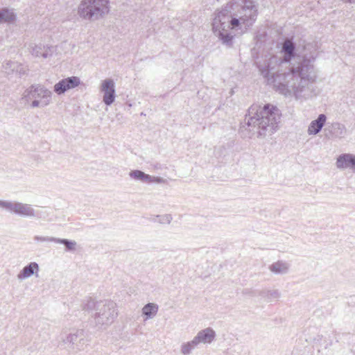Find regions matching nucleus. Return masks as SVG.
<instances>
[{
  "instance_id": "1",
  "label": "nucleus",
  "mask_w": 355,
  "mask_h": 355,
  "mask_svg": "<svg viewBox=\"0 0 355 355\" xmlns=\"http://www.w3.org/2000/svg\"><path fill=\"white\" fill-rule=\"evenodd\" d=\"M283 64L281 58L272 55L266 58L258 67L268 84L273 85L276 90L285 96H293L297 101H304L317 95L318 72L311 60L304 59L289 67L287 72L280 73L279 67Z\"/></svg>"
},
{
  "instance_id": "2",
  "label": "nucleus",
  "mask_w": 355,
  "mask_h": 355,
  "mask_svg": "<svg viewBox=\"0 0 355 355\" xmlns=\"http://www.w3.org/2000/svg\"><path fill=\"white\" fill-rule=\"evenodd\" d=\"M233 6L231 3L220 10L216 11L212 21L214 35L227 47H231L233 44L235 35L232 31L245 33L253 25L257 17V8L250 0H245L243 6L236 10Z\"/></svg>"
},
{
  "instance_id": "3",
  "label": "nucleus",
  "mask_w": 355,
  "mask_h": 355,
  "mask_svg": "<svg viewBox=\"0 0 355 355\" xmlns=\"http://www.w3.org/2000/svg\"><path fill=\"white\" fill-rule=\"evenodd\" d=\"M281 114L278 108L270 104L261 107L251 105L244 121L241 123L240 132L244 137L257 134L258 137L271 135L277 130Z\"/></svg>"
},
{
  "instance_id": "4",
  "label": "nucleus",
  "mask_w": 355,
  "mask_h": 355,
  "mask_svg": "<svg viewBox=\"0 0 355 355\" xmlns=\"http://www.w3.org/2000/svg\"><path fill=\"white\" fill-rule=\"evenodd\" d=\"M107 5V0H83L78 6V12L85 19L97 20L108 12Z\"/></svg>"
},
{
  "instance_id": "5",
  "label": "nucleus",
  "mask_w": 355,
  "mask_h": 355,
  "mask_svg": "<svg viewBox=\"0 0 355 355\" xmlns=\"http://www.w3.org/2000/svg\"><path fill=\"white\" fill-rule=\"evenodd\" d=\"M52 92L41 85H32L22 94V99L28 102L32 101L31 107H44L51 102Z\"/></svg>"
},
{
  "instance_id": "6",
  "label": "nucleus",
  "mask_w": 355,
  "mask_h": 355,
  "mask_svg": "<svg viewBox=\"0 0 355 355\" xmlns=\"http://www.w3.org/2000/svg\"><path fill=\"white\" fill-rule=\"evenodd\" d=\"M118 316L116 304L111 300L98 302L97 311L94 313V320L97 326H108Z\"/></svg>"
},
{
  "instance_id": "7",
  "label": "nucleus",
  "mask_w": 355,
  "mask_h": 355,
  "mask_svg": "<svg viewBox=\"0 0 355 355\" xmlns=\"http://www.w3.org/2000/svg\"><path fill=\"white\" fill-rule=\"evenodd\" d=\"M0 208L21 217L45 218L44 213L35 211L30 204L0 200Z\"/></svg>"
},
{
  "instance_id": "8",
  "label": "nucleus",
  "mask_w": 355,
  "mask_h": 355,
  "mask_svg": "<svg viewBox=\"0 0 355 355\" xmlns=\"http://www.w3.org/2000/svg\"><path fill=\"white\" fill-rule=\"evenodd\" d=\"M88 342L85 331L78 329H73L69 334L64 335L60 345L69 353H78L84 349L85 345Z\"/></svg>"
},
{
  "instance_id": "9",
  "label": "nucleus",
  "mask_w": 355,
  "mask_h": 355,
  "mask_svg": "<svg viewBox=\"0 0 355 355\" xmlns=\"http://www.w3.org/2000/svg\"><path fill=\"white\" fill-rule=\"evenodd\" d=\"M28 49L33 57L44 60L51 58L56 51L55 46L42 43H30Z\"/></svg>"
},
{
  "instance_id": "10",
  "label": "nucleus",
  "mask_w": 355,
  "mask_h": 355,
  "mask_svg": "<svg viewBox=\"0 0 355 355\" xmlns=\"http://www.w3.org/2000/svg\"><path fill=\"white\" fill-rule=\"evenodd\" d=\"M99 90L103 94V102L106 105H111L116 98L114 81L111 78L103 80L101 83Z\"/></svg>"
},
{
  "instance_id": "11",
  "label": "nucleus",
  "mask_w": 355,
  "mask_h": 355,
  "mask_svg": "<svg viewBox=\"0 0 355 355\" xmlns=\"http://www.w3.org/2000/svg\"><path fill=\"white\" fill-rule=\"evenodd\" d=\"M80 84V79L77 76H71L60 80L55 84L53 91L58 95L64 94L67 91L74 89Z\"/></svg>"
},
{
  "instance_id": "12",
  "label": "nucleus",
  "mask_w": 355,
  "mask_h": 355,
  "mask_svg": "<svg viewBox=\"0 0 355 355\" xmlns=\"http://www.w3.org/2000/svg\"><path fill=\"white\" fill-rule=\"evenodd\" d=\"M336 165L338 169H349L355 173V155L351 153L340 155L336 159Z\"/></svg>"
},
{
  "instance_id": "13",
  "label": "nucleus",
  "mask_w": 355,
  "mask_h": 355,
  "mask_svg": "<svg viewBox=\"0 0 355 355\" xmlns=\"http://www.w3.org/2000/svg\"><path fill=\"white\" fill-rule=\"evenodd\" d=\"M216 331L211 327L200 330L193 337L198 345L200 344L210 345L216 339Z\"/></svg>"
},
{
  "instance_id": "14",
  "label": "nucleus",
  "mask_w": 355,
  "mask_h": 355,
  "mask_svg": "<svg viewBox=\"0 0 355 355\" xmlns=\"http://www.w3.org/2000/svg\"><path fill=\"white\" fill-rule=\"evenodd\" d=\"M295 44L291 39L286 38L282 43L281 52L284 57L282 60L284 64L289 63L295 56Z\"/></svg>"
},
{
  "instance_id": "15",
  "label": "nucleus",
  "mask_w": 355,
  "mask_h": 355,
  "mask_svg": "<svg viewBox=\"0 0 355 355\" xmlns=\"http://www.w3.org/2000/svg\"><path fill=\"white\" fill-rule=\"evenodd\" d=\"M40 267L37 263L31 262L28 265L25 266L22 270L17 274V279L23 281L24 279H28L33 275L38 277V272Z\"/></svg>"
},
{
  "instance_id": "16",
  "label": "nucleus",
  "mask_w": 355,
  "mask_h": 355,
  "mask_svg": "<svg viewBox=\"0 0 355 355\" xmlns=\"http://www.w3.org/2000/svg\"><path fill=\"white\" fill-rule=\"evenodd\" d=\"M327 116L324 114H320L318 118L312 121L308 126L307 133L309 135H316L325 125Z\"/></svg>"
},
{
  "instance_id": "17",
  "label": "nucleus",
  "mask_w": 355,
  "mask_h": 355,
  "mask_svg": "<svg viewBox=\"0 0 355 355\" xmlns=\"http://www.w3.org/2000/svg\"><path fill=\"white\" fill-rule=\"evenodd\" d=\"M325 130H328L330 137L332 139H343L347 134L345 125L338 122L331 123Z\"/></svg>"
},
{
  "instance_id": "18",
  "label": "nucleus",
  "mask_w": 355,
  "mask_h": 355,
  "mask_svg": "<svg viewBox=\"0 0 355 355\" xmlns=\"http://www.w3.org/2000/svg\"><path fill=\"white\" fill-rule=\"evenodd\" d=\"M291 264L283 260H278L269 266V270L275 275H284L288 273Z\"/></svg>"
},
{
  "instance_id": "19",
  "label": "nucleus",
  "mask_w": 355,
  "mask_h": 355,
  "mask_svg": "<svg viewBox=\"0 0 355 355\" xmlns=\"http://www.w3.org/2000/svg\"><path fill=\"white\" fill-rule=\"evenodd\" d=\"M16 20V14L12 9L3 8L0 9V24H12Z\"/></svg>"
},
{
  "instance_id": "20",
  "label": "nucleus",
  "mask_w": 355,
  "mask_h": 355,
  "mask_svg": "<svg viewBox=\"0 0 355 355\" xmlns=\"http://www.w3.org/2000/svg\"><path fill=\"white\" fill-rule=\"evenodd\" d=\"M159 306L155 303L146 304L141 310L142 315L145 317L144 320L153 318L157 313Z\"/></svg>"
},
{
  "instance_id": "21",
  "label": "nucleus",
  "mask_w": 355,
  "mask_h": 355,
  "mask_svg": "<svg viewBox=\"0 0 355 355\" xmlns=\"http://www.w3.org/2000/svg\"><path fill=\"white\" fill-rule=\"evenodd\" d=\"M198 347V344L194 338L191 340L184 342L180 345V354L182 355H190Z\"/></svg>"
},
{
  "instance_id": "22",
  "label": "nucleus",
  "mask_w": 355,
  "mask_h": 355,
  "mask_svg": "<svg viewBox=\"0 0 355 355\" xmlns=\"http://www.w3.org/2000/svg\"><path fill=\"white\" fill-rule=\"evenodd\" d=\"M129 175L131 178L139 180L142 182L147 183V181H150V175L146 174L144 172L140 170H133L129 173Z\"/></svg>"
},
{
  "instance_id": "23",
  "label": "nucleus",
  "mask_w": 355,
  "mask_h": 355,
  "mask_svg": "<svg viewBox=\"0 0 355 355\" xmlns=\"http://www.w3.org/2000/svg\"><path fill=\"white\" fill-rule=\"evenodd\" d=\"M262 295L268 302H273L281 297V293L277 289L267 290L262 292Z\"/></svg>"
},
{
  "instance_id": "24",
  "label": "nucleus",
  "mask_w": 355,
  "mask_h": 355,
  "mask_svg": "<svg viewBox=\"0 0 355 355\" xmlns=\"http://www.w3.org/2000/svg\"><path fill=\"white\" fill-rule=\"evenodd\" d=\"M99 301H95L93 299H88L82 305L83 309L87 311H94L95 313L97 311V306Z\"/></svg>"
},
{
  "instance_id": "25",
  "label": "nucleus",
  "mask_w": 355,
  "mask_h": 355,
  "mask_svg": "<svg viewBox=\"0 0 355 355\" xmlns=\"http://www.w3.org/2000/svg\"><path fill=\"white\" fill-rule=\"evenodd\" d=\"M3 68L6 73L10 74L15 71V69H17L18 68L21 69V65L17 62L8 61L3 64Z\"/></svg>"
},
{
  "instance_id": "26",
  "label": "nucleus",
  "mask_w": 355,
  "mask_h": 355,
  "mask_svg": "<svg viewBox=\"0 0 355 355\" xmlns=\"http://www.w3.org/2000/svg\"><path fill=\"white\" fill-rule=\"evenodd\" d=\"M55 243L64 245L67 250H74L76 245V241H69L66 239L56 238Z\"/></svg>"
},
{
  "instance_id": "27",
  "label": "nucleus",
  "mask_w": 355,
  "mask_h": 355,
  "mask_svg": "<svg viewBox=\"0 0 355 355\" xmlns=\"http://www.w3.org/2000/svg\"><path fill=\"white\" fill-rule=\"evenodd\" d=\"M33 240L35 243H46V242H54L55 243L56 238L47 236H38L36 235L33 237Z\"/></svg>"
},
{
  "instance_id": "28",
  "label": "nucleus",
  "mask_w": 355,
  "mask_h": 355,
  "mask_svg": "<svg viewBox=\"0 0 355 355\" xmlns=\"http://www.w3.org/2000/svg\"><path fill=\"white\" fill-rule=\"evenodd\" d=\"M156 218H158V222L162 224H169L173 218L171 214L157 215Z\"/></svg>"
},
{
  "instance_id": "29",
  "label": "nucleus",
  "mask_w": 355,
  "mask_h": 355,
  "mask_svg": "<svg viewBox=\"0 0 355 355\" xmlns=\"http://www.w3.org/2000/svg\"><path fill=\"white\" fill-rule=\"evenodd\" d=\"M153 182L157 183V184H162V183H165L166 180L163 178H161V177H155V176L150 175V181H147V183L150 184V183H153Z\"/></svg>"
},
{
  "instance_id": "30",
  "label": "nucleus",
  "mask_w": 355,
  "mask_h": 355,
  "mask_svg": "<svg viewBox=\"0 0 355 355\" xmlns=\"http://www.w3.org/2000/svg\"><path fill=\"white\" fill-rule=\"evenodd\" d=\"M15 71L19 74V76L24 75L25 73V69L21 66V68H18L17 69H15Z\"/></svg>"
}]
</instances>
